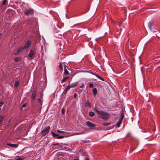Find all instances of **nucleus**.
Masks as SVG:
<instances>
[{"label": "nucleus", "instance_id": "1", "mask_svg": "<svg viewBox=\"0 0 160 160\" xmlns=\"http://www.w3.org/2000/svg\"><path fill=\"white\" fill-rule=\"evenodd\" d=\"M94 111L101 115L100 118L105 120H107L109 118V114L108 113L103 111H99L97 107H95Z\"/></svg>", "mask_w": 160, "mask_h": 160}, {"label": "nucleus", "instance_id": "2", "mask_svg": "<svg viewBox=\"0 0 160 160\" xmlns=\"http://www.w3.org/2000/svg\"><path fill=\"white\" fill-rule=\"evenodd\" d=\"M50 129V127L49 126L45 128L41 132V134L42 135V136L43 137L48 134L49 132Z\"/></svg>", "mask_w": 160, "mask_h": 160}, {"label": "nucleus", "instance_id": "3", "mask_svg": "<svg viewBox=\"0 0 160 160\" xmlns=\"http://www.w3.org/2000/svg\"><path fill=\"white\" fill-rule=\"evenodd\" d=\"M23 12L24 13L27 15H28L29 14H32L34 13L33 10L31 8L26 9Z\"/></svg>", "mask_w": 160, "mask_h": 160}, {"label": "nucleus", "instance_id": "4", "mask_svg": "<svg viewBox=\"0 0 160 160\" xmlns=\"http://www.w3.org/2000/svg\"><path fill=\"white\" fill-rule=\"evenodd\" d=\"M31 44V42L30 40H28L24 47H22L24 50L27 49L29 47Z\"/></svg>", "mask_w": 160, "mask_h": 160}, {"label": "nucleus", "instance_id": "5", "mask_svg": "<svg viewBox=\"0 0 160 160\" xmlns=\"http://www.w3.org/2000/svg\"><path fill=\"white\" fill-rule=\"evenodd\" d=\"M51 133L52 134V136L53 137H57L56 138L58 139H61L63 138L64 137V136H61L59 134H56L54 132H51Z\"/></svg>", "mask_w": 160, "mask_h": 160}, {"label": "nucleus", "instance_id": "6", "mask_svg": "<svg viewBox=\"0 0 160 160\" xmlns=\"http://www.w3.org/2000/svg\"><path fill=\"white\" fill-rule=\"evenodd\" d=\"M63 67L64 68V74L65 75H69V72L68 71L67 69L68 68V66L66 64L63 65Z\"/></svg>", "mask_w": 160, "mask_h": 160}, {"label": "nucleus", "instance_id": "7", "mask_svg": "<svg viewBox=\"0 0 160 160\" xmlns=\"http://www.w3.org/2000/svg\"><path fill=\"white\" fill-rule=\"evenodd\" d=\"M86 125L88 127L90 128H93L95 127L96 126L94 124L92 123L91 122L89 121H88L86 123Z\"/></svg>", "mask_w": 160, "mask_h": 160}, {"label": "nucleus", "instance_id": "8", "mask_svg": "<svg viewBox=\"0 0 160 160\" xmlns=\"http://www.w3.org/2000/svg\"><path fill=\"white\" fill-rule=\"evenodd\" d=\"M36 93V91L35 90H33L32 95L31 99L34 101L35 99Z\"/></svg>", "mask_w": 160, "mask_h": 160}, {"label": "nucleus", "instance_id": "9", "mask_svg": "<svg viewBox=\"0 0 160 160\" xmlns=\"http://www.w3.org/2000/svg\"><path fill=\"white\" fill-rule=\"evenodd\" d=\"M7 145L15 148H17L18 146V144H14L12 143H7Z\"/></svg>", "mask_w": 160, "mask_h": 160}, {"label": "nucleus", "instance_id": "10", "mask_svg": "<svg viewBox=\"0 0 160 160\" xmlns=\"http://www.w3.org/2000/svg\"><path fill=\"white\" fill-rule=\"evenodd\" d=\"M85 106L87 108H91V103L88 100H87V102H85Z\"/></svg>", "mask_w": 160, "mask_h": 160}, {"label": "nucleus", "instance_id": "11", "mask_svg": "<svg viewBox=\"0 0 160 160\" xmlns=\"http://www.w3.org/2000/svg\"><path fill=\"white\" fill-rule=\"evenodd\" d=\"M34 54V52L32 50H31L28 55V57L29 58H32Z\"/></svg>", "mask_w": 160, "mask_h": 160}, {"label": "nucleus", "instance_id": "12", "mask_svg": "<svg viewBox=\"0 0 160 160\" xmlns=\"http://www.w3.org/2000/svg\"><path fill=\"white\" fill-rule=\"evenodd\" d=\"M24 49L22 47H20L18 48L17 52L15 53V55H17L20 53L21 51H22Z\"/></svg>", "mask_w": 160, "mask_h": 160}, {"label": "nucleus", "instance_id": "13", "mask_svg": "<svg viewBox=\"0 0 160 160\" xmlns=\"http://www.w3.org/2000/svg\"><path fill=\"white\" fill-rule=\"evenodd\" d=\"M91 73L92 75H93L97 77L98 78L100 79V80H101L102 81H104V80L103 78H101L100 76H99V75H97L95 73H94L92 72H91Z\"/></svg>", "mask_w": 160, "mask_h": 160}, {"label": "nucleus", "instance_id": "14", "mask_svg": "<svg viewBox=\"0 0 160 160\" xmlns=\"http://www.w3.org/2000/svg\"><path fill=\"white\" fill-rule=\"evenodd\" d=\"M154 21H152L149 22V23H148V27L150 29V30H151L152 28V27L153 25H154Z\"/></svg>", "mask_w": 160, "mask_h": 160}, {"label": "nucleus", "instance_id": "15", "mask_svg": "<svg viewBox=\"0 0 160 160\" xmlns=\"http://www.w3.org/2000/svg\"><path fill=\"white\" fill-rule=\"evenodd\" d=\"M78 82H76L72 83L71 85H70V87L71 88L76 87L78 85Z\"/></svg>", "mask_w": 160, "mask_h": 160}, {"label": "nucleus", "instance_id": "16", "mask_svg": "<svg viewBox=\"0 0 160 160\" xmlns=\"http://www.w3.org/2000/svg\"><path fill=\"white\" fill-rule=\"evenodd\" d=\"M92 92L94 96H96L97 93V90L96 88H94L92 89Z\"/></svg>", "mask_w": 160, "mask_h": 160}, {"label": "nucleus", "instance_id": "17", "mask_svg": "<svg viewBox=\"0 0 160 160\" xmlns=\"http://www.w3.org/2000/svg\"><path fill=\"white\" fill-rule=\"evenodd\" d=\"M24 158L22 156H18L15 157L16 160H22L24 159Z\"/></svg>", "mask_w": 160, "mask_h": 160}, {"label": "nucleus", "instance_id": "18", "mask_svg": "<svg viewBox=\"0 0 160 160\" xmlns=\"http://www.w3.org/2000/svg\"><path fill=\"white\" fill-rule=\"evenodd\" d=\"M59 67L60 70V72H62L63 71V67L62 63L61 62H60L59 63Z\"/></svg>", "mask_w": 160, "mask_h": 160}, {"label": "nucleus", "instance_id": "19", "mask_svg": "<svg viewBox=\"0 0 160 160\" xmlns=\"http://www.w3.org/2000/svg\"><path fill=\"white\" fill-rule=\"evenodd\" d=\"M69 77H65L63 78V79L61 81V83H63L64 82H65L67 79H69Z\"/></svg>", "mask_w": 160, "mask_h": 160}, {"label": "nucleus", "instance_id": "20", "mask_svg": "<svg viewBox=\"0 0 160 160\" xmlns=\"http://www.w3.org/2000/svg\"><path fill=\"white\" fill-rule=\"evenodd\" d=\"M4 116V115H1L0 116V124L2 123Z\"/></svg>", "mask_w": 160, "mask_h": 160}, {"label": "nucleus", "instance_id": "21", "mask_svg": "<svg viewBox=\"0 0 160 160\" xmlns=\"http://www.w3.org/2000/svg\"><path fill=\"white\" fill-rule=\"evenodd\" d=\"M122 123V121H120V120H119V121L118 122V123H117V126L119 128L120 127V125Z\"/></svg>", "mask_w": 160, "mask_h": 160}, {"label": "nucleus", "instance_id": "22", "mask_svg": "<svg viewBox=\"0 0 160 160\" xmlns=\"http://www.w3.org/2000/svg\"><path fill=\"white\" fill-rule=\"evenodd\" d=\"M19 84V82L18 81H16L14 85L15 87L16 88L18 87V86Z\"/></svg>", "mask_w": 160, "mask_h": 160}, {"label": "nucleus", "instance_id": "23", "mask_svg": "<svg viewBox=\"0 0 160 160\" xmlns=\"http://www.w3.org/2000/svg\"><path fill=\"white\" fill-rule=\"evenodd\" d=\"M89 115L91 117H92L95 115V113L92 111H90L89 112Z\"/></svg>", "mask_w": 160, "mask_h": 160}, {"label": "nucleus", "instance_id": "24", "mask_svg": "<svg viewBox=\"0 0 160 160\" xmlns=\"http://www.w3.org/2000/svg\"><path fill=\"white\" fill-rule=\"evenodd\" d=\"M110 124L111 123L109 122H105L102 123V125L104 126H107L110 125Z\"/></svg>", "mask_w": 160, "mask_h": 160}, {"label": "nucleus", "instance_id": "25", "mask_svg": "<svg viewBox=\"0 0 160 160\" xmlns=\"http://www.w3.org/2000/svg\"><path fill=\"white\" fill-rule=\"evenodd\" d=\"M56 132L58 133H66V132H65L62 131H60L59 130H57Z\"/></svg>", "mask_w": 160, "mask_h": 160}, {"label": "nucleus", "instance_id": "26", "mask_svg": "<svg viewBox=\"0 0 160 160\" xmlns=\"http://www.w3.org/2000/svg\"><path fill=\"white\" fill-rule=\"evenodd\" d=\"M124 115L123 113L122 112L121 114V116L120 119L119 120H120V121H122V120L123 119V118Z\"/></svg>", "mask_w": 160, "mask_h": 160}, {"label": "nucleus", "instance_id": "27", "mask_svg": "<svg viewBox=\"0 0 160 160\" xmlns=\"http://www.w3.org/2000/svg\"><path fill=\"white\" fill-rule=\"evenodd\" d=\"M7 2V0H3L2 2V5H5Z\"/></svg>", "mask_w": 160, "mask_h": 160}, {"label": "nucleus", "instance_id": "28", "mask_svg": "<svg viewBox=\"0 0 160 160\" xmlns=\"http://www.w3.org/2000/svg\"><path fill=\"white\" fill-rule=\"evenodd\" d=\"M71 88L70 87V84H69L68 86L66 87V88H65V89L68 91V90H69Z\"/></svg>", "mask_w": 160, "mask_h": 160}, {"label": "nucleus", "instance_id": "29", "mask_svg": "<svg viewBox=\"0 0 160 160\" xmlns=\"http://www.w3.org/2000/svg\"><path fill=\"white\" fill-rule=\"evenodd\" d=\"M90 88H93L94 87L92 83H90L89 85Z\"/></svg>", "mask_w": 160, "mask_h": 160}, {"label": "nucleus", "instance_id": "30", "mask_svg": "<svg viewBox=\"0 0 160 160\" xmlns=\"http://www.w3.org/2000/svg\"><path fill=\"white\" fill-rule=\"evenodd\" d=\"M38 101L39 103L41 104V105H42V101H41L40 99L38 98Z\"/></svg>", "mask_w": 160, "mask_h": 160}, {"label": "nucleus", "instance_id": "31", "mask_svg": "<svg viewBox=\"0 0 160 160\" xmlns=\"http://www.w3.org/2000/svg\"><path fill=\"white\" fill-rule=\"evenodd\" d=\"M79 87L81 88H83L84 86V84L83 83H81L79 84Z\"/></svg>", "mask_w": 160, "mask_h": 160}, {"label": "nucleus", "instance_id": "32", "mask_svg": "<svg viewBox=\"0 0 160 160\" xmlns=\"http://www.w3.org/2000/svg\"><path fill=\"white\" fill-rule=\"evenodd\" d=\"M19 60L20 59L19 58H16L14 59V61L15 62H18L19 61Z\"/></svg>", "mask_w": 160, "mask_h": 160}, {"label": "nucleus", "instance_id": "33", "mask_svg": "<svg viewBox=\"0 0 160 160\" xmlns=\"http://www.w3.org/2000/svg\"><path fill=\"white\" fill-rule=\"evenodd\" d=\"M62 113V114H64L65 112V110L64 108H62L61 110Z\"/></svg>", "mask_w": 160, "mask_h": 160}, {"label": "nucleus", "instance_id": "34", "mask_svg": "<svg viewBox=\"0 0 160 160\" xmlns=\"http://www.w3.org/2000/svg\"><path fill=\"white\" fill-rule=\"evenodd\" d=\"M60 145V144L58 143H54L52 144L53 146H57Z\"/></svg>", "mask_w": 160, "mask_h": 160}, {"label": "nucleus", "instance_id": "35", "mask_svg": "<svg viewBox=\"0 0 160 160\" xmlns=\"http://www.w3.org/2000/svg\"><path fill=\"white\" fill-rule=\"evenodd\" d=\"M67 90L66 89H65L64 91H63V93L65 94L66 95L67 93Z\"/></svg>", "mask_w": 160, "mask_h": 160}, {"label": "nucleus", "instance_id": "36", "mask_svg": "<svg viewBox=\"0 0 160 160\" xmlns=\"http://www.w3.org/2000/svg\"><path fill=\"white\" fill-rule=\"evenodd\" d=\"M3 102H0V107L2 106L3 104Z\"/></svg>", "mask_w": 160, "mask_h": 160}, {"label": "nucleus", "instance_id": "37", "mask_svg": "<svg viewBox=\"0 0 160 160\" xmlns=\"http://www.w3.org/2000/svg\"><path fill=\"white\" fill-rule=\"evenodd\" d=\"M81 154L82 156H84L85 155V154L84 153H81Z\"/></svg>", "mask_w": 160, "mask_h": 160}, {"label": "nucleus", "instance_id": "38", "mask_svg": "<svg viewBox=\"0 0 160 160\" xmlns=\"http://www.w3.org/2000/svg\"><path fill=\"white\" fill-rule=\"evenodd\" d=\"M74 98H76V96H77V94H76V93H75L74 94Z\"/></svg>", "mask_w": 160, "mask_h": 160}, {"label": "nucleus", "instance_id": "39", "mask_svg": "<svg viewBox=\"0 0 160 160\" xmlns=\"http://www.w3.org/2000/svg\"><path fill=\"white\" fill-rule=\"evenodd\" d=\"M26 106V104H23V105H22V107H23L24 108V107H25Z\"/></svg>", "mask_w": 160, "mask_h": 160}, {"label": "nucleus", "instance_id": "40", "mask_svg": "<svg viewBox=\"0 0 160 160\" xmlns=\"http://www.w3.org/2000/svg\"><path fill=\"white\" fill-rule=\"evenodd\" d=\"M2 34V32H0V36H1Z\"/></svg>", "mask_w": 160, "mask_h": 160}, {"label": "nucleus", "instance_id": "41", "mask_svg": "<svg viewBox=\"0 0 160 160\" xmlns=\"http://www.w3.org/2000/svg\"><path fill=\"white\" fill-rule=\"evenodd\" d=\"M89 160V159L88 158V159H86V160Z\"/></svg>", "mask_w": 160, "mask_h": 160}, {"label": "nucleus", "instance_id": "42", "mask_svg": "<svg viewBox=\"0 0 160 160\" xmlns=\"http://www.w3.org/2000/svg\"><path fill=\"white\" fill-rule=\"evenodd\" d=\"M1 110V108H0V110Z\"/></svg>", "mask_w": 160, "mask_h": 160}]
</instances>
